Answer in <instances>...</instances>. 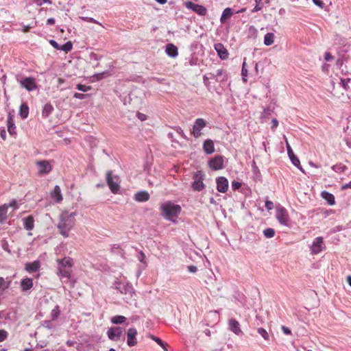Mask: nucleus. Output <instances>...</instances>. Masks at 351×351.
I'll use <instances>...</instances> for the list:
<instances>
[{"label": "nucleus", "instance_id": "obj_1", "mask_svg": "<svg viewBox=\"0 0 351 351\" xmlns=\"http://www.w3.org/2000/svg\"><path fill=\"white\" fill-rule=\"evenodd\" d=\"M75 212H69L68 210H62L58 217V223L57 228L59 232L64 238L69 237L70 231L75 225Z\"/></svg>", "mask_w": 351, "mask_h": 351}, {"label": "nucleus", "instance_id": "obj_2", "mask_svg": "<svg viewBox=\"0 0 351 351\" xmlns=\"http://www.w3.org/2000/svg\"><path fill=\"white\" fill-rule=\"evenodd\" d=\"M57 274L62 278L70 279L71 277V268L74 265L73 259L69 256H65L62 259H57Z\"/></svg>", "mask_w": 351, "mask_h": 351}, {"label": "nucleus", "instance_id": "obj_3", "mask_svg": "<svg viewBox=\"0 0 351 351\" xmlns=\"http://www.w3.org/2000/svg\"><path fill=\"white\" fill-rule=\"evenodd\" d=\"M160 208L165 218L171 221H174V218L176 217L181 211L180 206L174 204L171 202H167L162 204Z\"/></svg>", "mask_w": 351, "mask_h": 351}, {"label": "nucleus", "instance_id": "obj_4", "mask_svg": "<svg viewBox=\"0 0 351 351\" xmlns=\"http://www.w3.org/2000/svg\"><path fill=\"white\" fill-rule=\"evenodd\" d=\"M276 217L279 223L285 226H291V219L287 210L281 206L276 207Z\"/></svg>", "mask_w": 351, "mask_h": 351}, {"label": "nucleus", "instance_id": "obj_5", "mask_svg": "<svg viewBox=\"0 0 351 351\" xmlns=\"http://www.w3.org/2000/svg\"><path fill=\"white\" fill-rule=\"evenodd\" d=\"M106 182L112 193L116 194L120 189L119 178L118 176H113L112 172L109 171L106 173Z\"/></svg>", "mask_w": 351, "mask_h": 351}, {"label": "nucleus", "instance_id": "obj_6", "mask_svg": "<svg viewBox=\"0 0 351 351\" xmlns=\"http://www.w3.org/2000/svg\"><path fill=\"white\" fill-rule=\"evenodd\" d=\"M193 182H192V188L194 191H201L205 186L203 182L204 176L201 171L195 172L193 176Z\"/></svg>", "mask_w": 351, "mask_h": 351}, {"label": "nucleus", "instance_id": "obj_7", "mask_svg": "<svg viewBox=\"0 0 351 351\" xmlns=\"http://www.w3.org/2000/svg\"><path fill=\"white\" fill-rule=\"evenodd\" d=\"M206 126V121L202 119L198 118L195 120L193 129L191 132V134L195 138H197L202 136V130Z\"/></svg>", "mask_w": 351, "mask_h": 351}, {"label": "nucleus", "instance_id": "obj_8", "mask_svg": "<svg viewBox=\"0 0 351 351\" xmlns=\"http://www.w3.org/2000/svg\"><path fill=\"white\" fill-rule=\"evenodd\" d=\"M184 5L189 10H193L199 16H205L207 14V10L202 5L195 4L192 1H186Z\"/></svg>", "mask_w": 351, "mask_h": 351}, {"label": "nucleus", "instance_id": "obj_9", "mask_svg": "<svg viewBox=\"0 0 351 351\" xmlns=\"http://www.w3.org/2000/svg\"><path fill=\"white\" fill-rule=\"evenodd\" d=\"M107 335L110 340L117 341L123 336V329L118 326L112 327L108 330Z\"/></svg>", "mask_w": 351, "mask_h": 351}, {"label": "nucleus", "instance_id": "obj_10", "mask_svg": "<svg viewBox=\"0 0 351 351\" xmlns=\"http://www.w3.org/2000/svg\"><path fill=\"white\" fill-rule=\"evenodd\" d=\"M36 165L38 167V173L39 175L48 174L52 170L49 162L45 160L36 161Z\"/></svg>", "mask_w": 351, "mask_h": 351}, {"label": "nucleus", "instance_id": "obj_11", "mask_svg": "<svg viewBox=\"0 0 351 351\" xmlns=\"http://www.w3.org/2000/svg\"><path fill=\"white\" fill-rule=\"evenodd\" d=\"M20 84L28 91H32L37 88L36 80L34 77H25L20 81Z\"/></svg>", "mask_w": 351, "mask_h": 351}, {"label": "nucleus", "instance_id": "obj_12", "mask_svg": "<svg viewBox=\"0 0 351 351\" xmlns=\"http://www.w3.org/2000/svg\"><path fill=\"white\" fill-rule=\"evenodd\" d=\"M324 248H325V245L324 243L323 238L321 237H317L316 239H315V240L313 241L312 247H311L312 253L317 254L321 252L322 251H323L324 250Z\"/></svg>", "mask_w": 351, "mask_h": 351}, {"label": "nucleus", "instance_id": "obj_13", "mask_svg": "<svg viewBox=\"0 0 351 351\" xmlns=\"http://www.w3.org/2000/svg\"><path fill=\"white\" fill-rule=\"evenodd\" d=\"M209 167L213 170H219L223 168V160L222 156H217L209 160Z\"/></svg>", "mask_w": 351, "mask_h": 351}, {"label": "nucleus", "instance_id": "obj_14", "mask_svg": "<svg viewBox=\"0 0 351 351\" xmlns=\"http://www.w3.org/2000/svg\"><path fill=\"white\" fill-rule=\"evenodd\" d=\"M217 189L220 193H226L228 189V181L227 178L223 176L218 177L216 179Z\"/></svg>", "mask_w": 351, "mask_h": 351}, {"label": "nucleus", "instance_id": "obj_15", "mask_svg": "<svg viewBox=\"0 0 351 351\" xmlns=\"http://www.w3.org/2000/svg\"><path fill=\"white\" fill-rule=\"evenodd\" d=\"M214 48L221 60H226L228 58V51L222 43H216Z\"/></svg>", "mask_w": 351, "mask_h": 351}, {"label": "nucleus", "instance_id": "obj_16", "mask_svg": "<svg viewBox=\"0 0 351 351\" xmlns=\"http://www.w3.org/2000/svg\"><path fill=\"white\" fill-rule=\"evenodd\" d=\"M137 335V330L134 328L128 329L127 332V343L129 346H134L136 345L137 340L136 335Z\"/></svg>", "mask_w": 351, "mask_h": 351}, {"label": "nucleus", "instance_id": "obj_17", "mask_svg": "<svg viewBox=\"0 0 351 351\" xmlns=\"http://www.w3.org/2000/svg\"><path fill=\"white\" fill-rule=\"evenodd\" d=\"M229 329L237 335L243 334L241 329L240 328L239 322L234 318L229 319L228 321Z\"/></svg>", "mask_w": 351, "mask_h": 351}, {"label": "nucleus", "instance_id": "obj_18", "mask_svg": "<svg viewBox=\"0 0 351 351\" xmlns=\"http://www.w3.org/2000/svg\"><path fill=\"white\" fill-rule=\"evenodd\" d=\"M7 125H8V132L11 134H16V126L14 121V114L11 112L8 113V119H7Z\"/></svg>", "mask_w": 351, "mask_h": 351}, {"label": "nucleus", "instance_id": "obj_19", "mask_svg": "<svg viewBox=\"0 0 351 351\" xmlns=\"http://www.w3.org/2000/svg\"><path fill=\"white\" fill-rule=\"evenodd\" d=\"M51 197L58 203H60L62 201L63 197L61 193L60 187L59 186H55L53 190L51 192Z\"/></svg>", "mask_w": 351, "mask_h": 351}, {"label": "nucleus", "instance_id": "obj_20", "mask_svg": "<svg viewBox=\"0 0 351 351\" xmlns=\"http://www.w3.org/2000/svg\"><path fill=\"white\" fill-rule=\"evenodd\" d=\"M149 194L147 191H141L135 193L134 199L138 202H144L148 201Z\"/></svg>", "mask_w": 351, "mask_h": 351}, {"label": "nucleus", "instance_id": "obj_21", "mask_svg": "<svg viewBox=\"0 0 351 351\" xmlns=\"http://www.w3.org/2000/svg\"><path fill=\"white\" fill-rule=\"evenodd\" d=\"M33 287V280L29 278L22 279L21 281V288L23 291H27Z\"/></svg>", "mask_w": 351, "mask_h": 351}, {"label": "nucleus", "instance_id": "obj_22", "mask_svg": "<svg viewBox=\"0 0 351 351\" xmlns=\"http://www.w3.org/2000/svg\"><path fill=\"white\" fill-rule=\"evenodd\" d=\"M203 149L207 154H211L215 152L214 143L210 139H207L204 141Z\"/></svg>", "mask_w": 351, "mask_h": 351}, {"label": "nucleus", "instance_id": "obj_23", "mask_svg": "<svg viewBox=\"0 0 351 351\" xmlns=\"http://www.w3.org/2000/svg\"><path fill=\"white\" fill-rule=\"evenodd\" d=\"M321 196L328 203L329 205L332 206L335 204V198L333 194L324 191L321 193Z\"/></svg>", "mask_w": 351, "mask_h": 351}, {"label": "nucleus", "instance_id": "obj_24", "mask_svg": "<svg viewBox=\"0 0 351 351\" xmlns=\"http://www.w3.org/2000/svg\"><path fill=\"white\" fill-rule=\"evenodd\" d=\"M166 53L168 56L176 58L178 55V48L173 44H167L166 46Z\"/></svg>", "mask_w": 351, "mask_h": 351}, {"label": "nucleus", "instance_id": "obj_25", "mask_svg": "<svg viewBox=\"0 0 351 351\" xmlns=\"http://www.w3.org/2000/svg\"><path fill=\"white\" fill-rule=\"evenodd\" d=\"M24 227L27 230H32L34 228V219L32 215H29L24 219Z\"/></svg>", "mask_w": 351, "mask_h": 351}, {"label": "nucleus", "instance_id": "obj_26", "mask_svg": "<svg viewBox=\"0 0 351 351\" xmlns=\"http://www.w3.org/2000/svg\"><path fill=\"white\" fill-rule=\"evenodd\" d=\"M40 267V263L38 261H34L32 263H27L25 265V269L28 272L36 271Z\"/></svg>", "mask_w": 351, "mask_h": 351}, {"label": "nucleus", "instance_id": "obj_27", "mask_svg": "<svg viewBox=\"0 0 351 351\" xmlns=\"http://www.w3.org/2000/svg\"><path fill=\"white\" fill-rule=\"evenodd\" d=\"M233 14L232 10L230 8H227L224 9L222 12L221 16L220 18V21L221 23H226L227 19H230Z\"/></svg>", "mask_w": 351, "mask_h": 351}, {"label": "nucleus", "instance_id": "obj_28", "mask_svg": "<svg viewBox=\"0 0 351 351\" xmlns=\"http://www.w3.org/2000/svg\"><path fill=\"white\" fill-rule=\"evenodd\" d=\"M19 114L22 119H25L28 117L29 107L25 103H23L21 105Z\"/></svg>", "mask_w": 351, "mask_h": 351}, {"label": "nucleus", "instance_id": "obj_29", "mask_svg": "<svg viewBox=\"0 0 351 351\" xmlns=\"http://www.w3.org/2000/svg\"><path fill=\"white\" fill-rule=\"evenodd\" d=\"M9 206L6 204L0 206V221L3 222L7 219V213Z\"/></svg>", "mask_w": 351, "mask_h": 351}, {"label": "nucleus", "instance_id": "obj_30", "mask_svg": "<svg viewBox=\"0 0 351 351\" xmlns=\"http://www.w3.org/2000/svg\"><path fill=\"white\" fill-rule=\"evenodd\" d=\"M53 110V108L52 105L50 104H46L43 107V112H42V116L44 118H47L49 116V114L52 112Z\"/></svg>", "mask_w": 351, "mask_h": 351}, {"label": "nucleus", "instance_id": "obj_31", "mask_svg": "<svg viewBox=\"0 0 351 351\" xmlns=\"http://www.w3.org/2000/svg\"><path fill=\"white\" fill-rule=\"evenodd\" d=\"M274 43V34L273 33H267L264 37V44L267 46L271 45Z\"/></svg>", "mask_w": 351, "mask_h": 351}, {"label": "nucleus", "instance_id": "obj_32", "mask_svg": "<svg viewBox=\"0 0 351 351\" xmlns=\"http://www.w3.org/2000/svg\"><path fill=\"white\" fill-rule=\"evenodd\" d=\"M126 320V317L123 315H115L111 318V322L115 324L123 323Z\"/></svg>", "mask_w": 351, "mask_h": 351}, {"label": "nucleus", "instance_id": "obj_33", "mask_svg": "<svg viewBox=\"0 0 351 351\" xmlns=\"http://www.w3.org/2000/svg\"><path fill=\"white\" fill-rule=\"evenodd\" d=\"M150 338L156 341L160 347H162L165 351H167V346H168L167 343H165L160 338L155 337L154 335H150Z\"/></svg>", "mask_w": 351, "mask_h": 351}, {"label": "nucleus", "instance_id": "obj_34", "mask_svg": "<svg viewBox=\"0 0 351 351\" xmlns=\"http://www.w3.org/2000/svg\"><path fill=\"white\" fill-rule=\"evenodd\" d=\"M60 315V308L59 306H56L55 308L51 311V316L53 320H55Z\"/></svg>", "mask_w": 351, "mask_h": 351}, {"label": "nucleus", "instance_id": "obj_35", "mask_svg": "<svg viewBox=\"0 0 351 351\" xmlns=\"http://www.w3.org/2000/svg\"><path fill=\"white\" fill-rule=\"evenodd\" d=\"M258 332L260 334L265 340L268 341L269 339V335L265 329L263 328H258Z\"/></svg>", "mask_w": 351, "mask_h": 351}, {"label": "nucleus", "instance_id": "obj_36", "mask_svg": "<svg viewBox=\"0 0 351 351\" xmlns=\"http://www.w3.org/2000/svg\"><path fill=\"white\" fill-rule=\"evenodd\" d=\"M73 45L71 41H69L66 43L64 45L61 46L60 50L64 51V52L67 53L70 51L72 49Z\"/></svg>", "mask_w": 351, "mask_h": 351}, {"label": "nucleus", "instance_id": "obj_37", "mask_svg": "<svg viewBox=\"0 0 351 351\" xmlns=\"http://www.w3.org/2000/svg\"><path fill=\"white\" fill-rule=\"evenodd\" d=\"M264 235L267 238H272L275 234V231L273 228H269L263 231Z\"/></svg>", "mask_w": 351, "mask_h": 351}, {"label": "nucleus", "instance_id": "obj_38", "mask_svg": "<svg viewBox=\"0 0 351 351\" xmlns=\"http://www.w3.org/2000/svg\"><path fill=\"white\" fill-rule=\"evenodd\" d=\"M210 77L215 78L216 81H220V77L223 75V69H218L215 74L210 73Z\"/></svg>", "mask_w": 351, "mask_h": 351}, {"label": "nucleus", "instance_id": "obj_39", "mask_svg": "<svg viewBox=\"0 0 351 351\" xmlns=\"http://www.w3.org/2000/svg\"><path fill=\"white\" fill-rule=\"evenodd\" d=\"M245 66H246V62H245V58L244 59V62H243V65H242V69H241V75L243 76V80L244 82L247 81L245 77L247 75V70L245 68Z\"/></svg>", "mask_w": 351, "mask_h": 351}, {"label": "nucleus", "instance_id": "obj_40", "mask_svg": "<svg viewBox=\"0 0 351 351\" xmlns=\"http://www.w3.org/2000/svg\"><path fill=\"white\" fill-rule=\"evenodd\" d=\"M76 88L77 90L82 91V92H87V91L91 90V88H92L91 86H86V85H83L81 84H77Z\"/></svg>", "mask_w": 351, "mask_h": 351}, {"label": "nucleus", "instance_id": "obj_41", "mask_svg": "<svg viewBox=\"0 0 351 351\" xmlns=\"http://www.w3.org/2000/svg\"><path fill=\"white\" fill-rule=\"evenodd\" d=\"M10 281H9L8 283H6L5 280L3 278L0 277V289H2L3 290L8 288L10 285Z\"/></svg>", "mask_w": 351, "mask_h": 351}, {"label": "nucleus", "instance_id": "obj_42", "mask_svg": "<svg viewBox=\"0 0 351 351\" xmlns=\"http://www.w3.org/2000/svg\"><path fill=\"white\" fill-rule=\"evenodd\" d=\"M8 336V333L5 330H0V342L5 341Z\"/></svg>", "mask_w": 351, "mask_h": 351}, {"label": "nucleus", "instance_id": "obj_43", "mask_svg": "<svg viewBox=\"0 0 351 351\" xmlns=\"http://www.w3.org/2000/svg\"><path fill=\"white\" fill-rule=\"evenodd\" d=\"M289 158L295 166L299 167V165H300V162L299 159L296 156H295L294 154H293V155L289 156Z\"/></svg>", "mask_w": 351, "mask_h": 351}, {"label": "nucleus", "instance_id": "obj_44", "mask_svg": "<svg viewBox=\"0 0 351 351\" xmlns=\"http://www.w3.org/2000/svg\"><path fill=\"white\" fill-rule=\"evenodd\" d=\"M50 45L56 49L60 50L61 46H60L56 41L54 40H49Z\"/></svg>", "mask_w": 351, "mask_h": 351}, {"label": "nucleus", "instance_id": "obj_45", "mask_svg": "<svg viewBox=\"0 0 351 351\" xmlns=\"http://www.w3.org/2000/svg\"><path fill=\"white\" fill-rule=\"evenodd\" d=\"M241 186V183H240L239 182L233 181L232 182V188L233 190H237V189H240Z\"/></svg>", "mask_w": 351, "mask_h": 351}, {"label": "nucleus", "instance_id": "obj_46", "mask_svg": "<svg viewBox=\"0 0 351 351\" xmlns=\"http://www.w3.org/2000/svg\"><path fill=\"white\" fill-rule=\"evenodd\" d=\"M265 207L267 208V210H270L274 208V204L271 201L267 200L265 202Z\"/></svg>", "mask_w": 351, "mask_h": 351}, {"label": "nucleus", "instance_id": "obj_47", "mask_svg": "<svg viewBox=\"0 0 351 351\" xmlns=\"http://www.w3.org/2000/svg\"><path fill=\"white\" fill-rule=\"evenodd\" d=\"M86 96H87V95L82 94V93H75L73 95V97L75 98H77V99H84Z\"/></svg>", "mask_w": 351, "mask_h": 351}, {"label": "nucleus", "instance_id": "obj_48", "mask_svg": "<svg viewBox=\"0 0 351 351\" xmlns=\"http://www.w3.org/2000/svg\"><path fill=\"white\" fill-rule=\"evenodd\" d=\"M281 328H282V330L283 331V332L285 335H289L291 334V330L288 327L285 326H282Z\"/></svg>", "mask_w": 351, "mask_h": 351}, {"label": "nucleus", "instance_id": "obj_49", "mask_svg": "<svg viewBox=\"0 0 351 351\" xmlns=\"http://www.w3.org/2000/svg\"><path fill=\"white\" fill-rule=\"evenodd\" d=\"M9 207H13L14 209L18 208L17 202L15 199H13L10 204H8Z\"/></svg>", "mask_w": 351, "mask_h": 351}, {"label": "nucleus", "instance_id": "obj_50", "mask_svg": "<svg viewBox=\"0 0 351 351\" xmlns=\"http://www.w3.org/2000/svg\"><path fill=\"white\" fill-rule=\"evenodd\" d=\"M287 152H288L289 156H291V155L293 156V150L287 141Z\"/></svg>", "mask_w": 351, "mask_h": 351}, {"label": "nucleus", "instance_id": "obj_51", "mask_svg": "<svg viewBox=\"0 0 351 351\" xmlns=\"http://www.w3.org/2000/svg\"><path fill=\"white\" fill-rule=\"evenodd\" d=\"M324 58L326 61H330L333 58V57L330 53H326Z\"/></svg>", "mask_w": 351, "mask_h": 351}, {"label": "nucleus", "instance_id": "obj_52", "mask_svg": "<svg viewBox=\"0 0 351 351\" xmlns=\"http://www.w3.org/2000/svg\"><path fill=\"white\" fill-rule=\"evenodd\" d=\"M262 6L260 5L259 4L256 3V5L254 6V8H253L252 10V12H258V11H260L262 10Z\"/></svg>", "mask_w": 351, "mask_h": 351}, {"label": "nucleus", "instance_id": "obj_53", "mask_svg": "<svg viewBox=\"0 0 351 351\" xmlns=\"http://www.w3.org/2000/svg\"><path fill=\"white\" fill-rule=\"evenodd\" d=\"M313 3H314L315 5H318V6H319V7H321V8H322V7H323V5H324V3H323V1H321V0H313Z\"/></svg>", "mask_w": 351, "mask_h": 351}, {"label": "nucleus", "instance_id": "obj_54", "mask_svg": "<svg viewBox=\"0 0 351 351\" xmlns=\"http://www.w3.org/2000/svg\"><path fill=\"white\" fill-rule=\"evenodd\" d=\"M188 269L190 272L195 273L197 271V267L195 266L191 265L189 266Z\"/></svg>", "mask_w": 351, "mask_h": 351}, {"label": "nucleus", "instance_id": "obj_55", "mask_svg": "<svg viewBox=\"0 0 351 351\" xmlns=\"http://www.w3.org/2000/svg\"><path fill=\"white\" fill-rule=\"evenodd\" d=\"M272 123H273V125L271 126L272 129L276 128L278 125V121L276 119H274L272 120Z\"/></svg>", "mask_w": 351, "mask_h": 351}, {"label": "nucleus", "instance_id": "obj_56", "mask_svg": "<svg viewBox=\"0 0 351 351\" xmlns=\"http://www.w3.org/2000/svg\"><path fill=\"white\" fill-rule=\"evenodd\" d=\"M47 23L48 25H54L55 24V19L53 18H49L47 21Z\"/></svg>", "mask_w": 351, "mask_h": 351}, {"label": "nucleus", "instance_id": "obj_57", "mask_svg": "<svg viewBox=\"0 0 351 351\" xmlns=\"http://www.w3.org/2000/svg\"><path fill=\"white\" fill-rule=\"evenodd\" d=\"M351 189V181L342 186V189Z\"/></svg>", "mask_w": 351, "mask_h": 351}, {"label": "nucleus", "instance_id": "obj_58", "mask_svg": "<svg viewBox=\"0 0 351 351\" xmlns=\"http://www.w3.org/2000/svg\"><path fill=\"white\" fill-rule=\"evenodd\" d=\"M140 256H141V258H139V261L141 262H143V261L145 258V255L142 251L140 252Z\"/></svg>", "mask_w": 351, "mask_h": 351}, {"label": "nucleus", "instance_id": "obj_59", "mask_svg": "<svg viewBox=\"0 0 351 351\" xmlns=\"http://www.w3.org/2000/svg\"><path fill=\"white\" fill-rule=\"evenodd\" d=\"M156 1L160 4H164L167 2V0H156Z\"/></svg>", "mask_w": 351, "mask_h": 351}, {"label": "nucleus", "instance_id": "obj_60", "mask_svg": "<svg viewBox=\"0 0 351 351\" xmlns=\"http://www.w3.org/2000/svg\"><path fill=\"white\" fill-rule=\"evenodd\" d=\"M210 204H216V202H215V200L214 199V198H213V197H211V198L210 199Z\"/></svg>", "mask_w": 351, "mask_h": 351}, {"label": "nucleus", "instance_id": "obj_61", "mask_svg": "<svg viewBox=\"0 0 351 351\" xmlns=\"http://www.w3.org/2000/svg\"><path fill=\"white\" fill-rule=\"evenodd\" d=\"M347 282L351 286V276H348L347 278Z\"/></svg>", "mask_w": 351, "mask_h": 351}, {"label": "nucleus", "instance_id": "obj_62", "mask_svg": "<svg viewBox=\"0 0 351 351\" xmlns=\"http://www.w3.org/2000/svg\"><path fill=\"white\" fill-rule=\"evenodd\" d=\"M1 136L3 138H5V130H3L1 132Z\"/></svg>", "mask_w": 351, "mask_h": 351}, {"label": "nucleus", "instance_id": "obj_63", "mask_svg": "<svg viewBox=\"0 0 351 351\" xmlns=\"http://www.w3.org/2000/svg\"><path fill=\"white\" fill-rule=\"evenodd\" d=\"M63 82H64V80H62L61 78H59V79H58V82H59L60 84L63 83Z\"/></svg>", "mask_w": 351, "mask_h": 351}, {"label": "nucleus", "instance_id": "obj_64", "mask_svg": "<svg viewBox=\"0 0 351 351\" xmlns=\"http://www.w3.org/2000/svg\"><path fill=\"white\" fill-rule=\"evenodd\" d=\"M23 351H32L30 348H25Z\"/></svg>", "mask_w": 351, "mask_h": 351}]
</instances>
